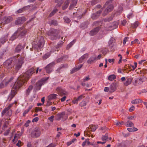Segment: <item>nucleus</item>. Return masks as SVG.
<instances>
[{
    "mask_svg": "<svg viewBox=\"0 0 147 147\" xmlns=\"http://www.w3.org/2000/svg\"><path fill=\"white\" fill-rule=\"evenodd\" d=\"M28 80V74L27 72L24 74L21 78L19 77L13 85L11 93L9 95L8 99L10 101L17 93V91L22 86L23 84Z\"/></svg>",
    "mask_w": 147,
    "mask_h": 147,
    "instance_id": "1",
    "label": "nucleus"
},
{
    "mask_svg": "<svg viewBox=\"0 0 147 147\" xmlns=\"http://www.w3.org/2000/svg\"><path fill=\"white\" fill-rule=\"evenodd\" d=\"M37 42L36 44L33 45L32 47L34 49L38 50L43 47L44 44V40L43 37L42 36H40L37 38Z\"/></svg>",
    "mask_w": 147,
    "mask_h": 147,
    "instance_id": "2",
    "label": "nucleus"
},
{
    "mask_svg": "<svg viewBox=\"0 0 147 147\" xmlns=\"http://www.w3.org/2000/svg\"><path fill=\"white\" fill-rule=\"evenodd\" d=\"M48 78H43L38 81L35 85L34 90L35 91H37L40 90L41 86L46 83L47 81L48 80Z\"/></svg>",
    "mask_w": 147,
    "mask_h": 147,
    "instance_id": "3",
    "label": "nucleus"
},
{
    "mask_svg": "<svg viewBox=\"0 0 147 147\" xmlns=\"http://www.w3.org/2000/svg\"><path fill=\"white\" fill-rule=\"evenodd\" d=\"M58 33V31L54 29H51L47 33V34L51 37L52 40L56 39Z\"/></svg>",
    "mask_w": 147,
    "mask_h": 147,
    "instance_id": "4",
    "label": "nucleus"
},
{
    "mask_svg": "<svg viewBox=\"0 0 147 147\" xmlns=\"http://www.w3.org/2000/svg\"><path fill=\"white\" fill-rule=\"evenodd\" d=\"M40 135V129L36 127L31 132L30 136L33 138L38 137Z\"/></svg>",
    "mask_w": 147,
    "mask_h": 147,
    "instance_id": "5",
    "label": "nucleus"
},
{
    "mask_svg": "<svg viewBox=\"0 0 147 147\" xmlns=\"http://www.w3.org/2000/svg\"><path fill=\"white\" fill-rule=\"evenodd\" d=\"M116 47V44L115 38L111 37L108 42V47L109 48L115 50Z\"/></svg>",
    "mask_w": 147,
    "mask_h": 147,
    "instance_id": "6",
    "label": "nucleus"
},
{
    "mask_svg": "<svg viewBox=\"0 0 147 147\" xmlns=\"http://www.w3.org/2000/svg\"><path fill=\"white\" fill-rule=\"evenodd\" d=\"M11 107V105H9L3 111L2 113V116L5 114L7 116L10 117L11 115L12 111L11 110H9Z\"/></svg>",
    "mask_w": 147,
    "mask_h": 147,
    "instance_id": "7",
    "label": "nucleus"
},
{
    "mask_svg": "<svg viewBox=\"0 0 147 147\" xmlns=\"http://www.w3.org/2000/svg\"><path fill=\"white\" fill-rule=\"evenodd\" d=\"M55 64V62H53L48 65L45 67V69L47 73H50L53 71V67Z\"/></svg>",
    "mask_w": 147,
    "mask_h": 147,
    "instance_id": "8",
    "label": "nucleus"
},
{
    "mask_svg": "<svg viewBox=\"0 0 147 147\" xmlns=\"http://www.w3.org/2000/svg\"><path fill=\"white\" fill-rule=\"evenodd\" d=\"M146 80V78L145 77H142L140 78H136L135 80L134 84L135 86H137L138 84H142Z\"/></svg>",
    "mask_w": 147,
    "mask_h": 147,
    "instance_id": "9",
    "label": "nucleus"
},
{
    "mask_svg": "<svg viewBox=\"0 0 147 147\" xmlns=\"http://www.w3.org/2000/svg\"><path fill=\"white\" fill-rule=\"evenodd\" d=\"M19 56V55H17L16 57L15 56L12 58H10L9 59L7 60L4 63V65L6 66H9L12 62H15L16 60V58L18 57Z\"/></svg>",
    "mask_w": 147,
    "mask_h": 147,
    "instance_id": "10",
    "label": "nucleus"
},
{
    "mask_svg": "<svg viewBox=\"0 0 147 147\" xmlns=\"http://www.w3.org/2000/svg\"><path fill=\"white\" fill-rule=\"evenodd\" d=\"M24 57H21L20 59L19 60L18 62L16 63L15 67V70L16 71H18L21 67L23 63L22 61Z\"/></svg>",
    "mask_w": 147,
    "mask_h": 147,
    "instance_id": "11",
    "label": "nucleus"
},
{
    "mask_svg": "<svg viewBox=\"0 0 147 147\" xmlns=\"http://www.w3.org/2000/svg\"><path fill=\"white\" fill-rule=\"evenodd\" d=\"M118 86L117 83L113 82L109 87V92H113L116 90Z\"/></svg>",
    "mask_w": 147,
    "mask_h": 147,
    "instance_id": "12",
    "label": "nucleus"
},
{
    "mask_svg": "<svg viewBox=\"0 0 147 147\" xmlns=\"http://www.w3.org/2000/svg\"><path fill=\"white\" fill-rule=\"evenodd\" d=\"M26 20V19L24 17L18 18L15 22V24L17 25L23 23Z\"/></svg>",
    "mask_w": 147,
    "mask_h": 147,
    "instance_id": "13",
    "label": "nucleus"
},
{
    "mask_svg": "<svg viewBox=\"0 0 147 147\" xmlns=\"http://www.w3.org/2000/svg\"><path fill=\"white\" fill-rule=\"evenodd\" d=\"M67 118V117H65V113L64 112H62L60 114H58L57 115V119L58 120L61 119L63 121H64L66 120Z\"/></svg>",
    "mask_w": 147,
    "mask_h": 147,
    "instance_id": "14",
    "label": "nucleus"
},
{
    "mask_svg": "<svg viewBox=\"0 0 147 147\" xmlns=\"http://www.w3.org/2000/svg\"><path fill=\"white\" fill-rule=\"evenodd\" d=\"M100 29V27L99 26L94 28L90 31V35L91 36H92L96 34Z\"/></svg>",
    "mask_w": 147,
    "mask_h": 147,
    "instance_id": "15",
    "label": "nucleus"
},
{
    "mask_svg": "<svg viewBox=\"0 0 147 147\" xmlns=\"http://www.w3.org/2000/svg\"><path fill=\"white\" fill-rule=\"evenodd\" d=\"M26 33V31H23L20 32L19 30H18L16 32L14 33L13 36L15 37H16V38L18 37V35H20L21 36H22L23 35L25 34Z\"/></svg>",
    "mask_w": 147,
    "mask_h": 147,
    "instance_id": "16",
    "label": "nucleus"
},
{
    "mask_svg": "<svg viewBox=\"0 0 147 147\" xmlns=\"http://www.w3.org/2000/svg\"><path fill=\"white\" fill-rule=\"evenodd\" d=\"M106 8V9H113L114 7L112 4L107 1L104 6V8Z\"/></svg>",
    "mask_w": 147,
    "mask_h": 147,
    "instance_id": "17",
    "label": "nucleus"
},
{
    "mask_svg": "<svg viewBox=\"0 0 147 147\" xmlns=\"http://www.w3.org/2000/svg\"><path fill=\"white\" fill-rule=\"evenodd\" d=\"M56 90L58 93L61 96L65 95L66 93V92L65 90L62 89L60 88H57L56 89Z\"/></svg>",
    "mask_w": 147,
    "mask_h": 147,
    "instance_id": "18",
    "label": "nucleus"
},
{
    "mask_svg": "<svg viewBox=\"0 0 147 147\" xmlns=\"http://www.w3.org/2000/svg\"><path fill=\"white\" fill-rule=\"evenodd\" d=\"M132 81V79L131 78H128L125 79L123 82V84L125 86H127L130 84Z\"/></svg>",
    "mask_w": 147,
    "mask_h": 147,
    "instance_id": "19",
    "label": "nucleus"
},
{
    "mask_svg": "<svg viewBox=\"0 0 147 147\" xmlns=\"http://www.w3.org/2000/svg\"><path fill=\"white\" fill-rule=\"evenodd\" d=\"M82 65L80 64L78 66H77L75 67H74L71 71V73L72 74L78 71L82 67Z\"/></svg>",
    "mask_w": 147,
    "mask_h": 147,
    "instance_id": "20",
    "label": "nucleus"
},
{
    "mask_svg": "<svg viewBox=\"0 0 147 147\" xmlns=\"http://www.w3.org/2000/svg\"><path fill=\"white\" fill-rule=\"evenodd\" d=\"M101 11L100 10L98 11L96 13H93L92 14L91 18L93 19H95L97 18L99 16Z\"/></svg>",
    "mask_w": 147,
    "mask_h": 147,
    "instance_id": "21",
    "label": "nucleus"
},
{
    "mask_svg": "<svg viewBox=\"0 0 147 147\" xmlns=\"http://www.w3.org/2000/svg\"><path fill=\"white\" fill-rule=\"evenodd\" d=\"M88 55L87 53H86L82 56L79 59V61L80 63H82L84 61V60L85 59L87 58L88 57Z\"/></svg>",
    "mask_w": 147,
    "mask_h": 147,
    "instance_id": "22",
    "label": "nucleus"
},
{
    "mask_svg": "<svg viewBox=\"0 0 147 147\" xmlns=\"http://www.w3.org/2000/svg\"><path fill=\"white\" fill-rule=\"evenodd\" d=\"M57 95L55 94H50L48 96V99L49 100L55 99L57 98Z\"/></svg>",
    "mask_w": 147,
    "mask_h": 147,
    "instance_id": "23",
    "label": "nucleus"
},
{
    "mask_svg": "<svg viewBox=\"0 0 147 147\" xmlns=\"http://www.w3.org/2000/svg\"><path fill=\"white\" fill-rule=\"evenodd\" d=\"M83 96L82 95L78 97L76 99H74L72 101V102L73 104H78V102L80 101L82 99Z\"/></svg>",
    "mask_w": 147,
    "mask_h": 147,
    "instance_id": "24",
    "label": "nucleus"
},
{
    "mask_svg": "<svg viewBox=\"0 0 147 147\" xmlns=\"http://www.w3.org/2000/svg\"><path fill=\"white\" fill-rule=\"evenodd\" d=\"M8 34L5 36L2 37L0 39V42L2 44H3L7 40V38Z\"/></svg>",
    "mask_w": 147,
    "mask_h": 147,
    "instance_id": "25",
    "label": "nucleus"
},
{
    "mask_svg": "<svg viewBox=\"0 0 147 147\" xmlns=\"http://www.w3.org/2000/svg\"><path fill=\"white\" fill-rule=\"evenodd\" d=\"M96 59V58L95 57H91L88 60L87 62L88 64H91L93 63Z\"/></svg>",
    "mask_w": 147,
    "mask_h": 147,
    "instance_id": "26",
    "label": "nucleus"
},
{
    "mask_svg": "<svg viewBox=\"0 0 147 147\" xmlns=\"http://www.w3.org/2000/svg\"><path fill=\"white\" fill-rule=\"evenodd\" d=\"M142 102V100L140 99H137L131 101V102L133 104H137L141 103Z\"/></svg>",
    "mask_w": 147,
    "mask_h": 147,
    "instance_id": "27",
    "label": "nucleus"
},
{
    "mask_svg": "<svg viewBox=\"0 0 147 147\" xmlns=\"http://www.w3.org/2000/svg\"><path fill=\"white\" fill-rule=\"evenodd\" d=\"M77 0H72L71 2L69 7V8L73 9L77 4Z\"/></svg>",
    "mask_w": 147,
    "mask_h": 147,
    "instance_id": "28",
    "label": "nucleus"
},
{
    "mask_svg": "<svg viewBox=\"0 0 147 147\" xmlns=\"http://www.w3.org/2000/svg\"><path fill=\"white\" fill-rule=\"evenodd\" d=\"M13 77H11L7 81H4V83L5 84V85L6 86L8 84H10L12 83L13 80Z\"/></svg>",
    "mask_w": 147,
    "mask_h": 147,
    "instance_id": "29",
    "label": "nucleus"
},
{
    "mask_svg": "<svg viewBox=\"0 0 147 147\" xmlns=\"http://www.w3.org/2000/svg\"><path fill=\"white\" fill-rule=\"evenodd\" d=\"M125 125L127 127H131L134 126V123L131 121H128L125 123Z\"/></svg>",
    "mask_w": 147,
    "mask_h": 147,
    "instance_id": "30",
    "label": "nucleus"
},
{
    "mask_svg": "<svg viewBox=\"0 0 147 147\" xmlns=\"http://www.w3.org/2000/svg\"><path fill=\"white\" fill-rule=\"evenodd\" d=\"M5 23H8L12 21L13 18L11 16L6 17L5 18Z\"/></svg>",
    "mask_w": 147,
    "mask_h": 147,
    "instance_id": "31",
    "label": "nucleus"
},
{
    "mask_svg": "<svg viewBox=\"0 0 147 147\" xmlns=\"http://www.w3.org/2000/svg\"><path fill=\"white\" fill-rule=\"evenodd\" d=\"M98 126L97 125H91L90 126V128L91 129V131H94L97 128Z\"/></svg>",
    "mask_w": 147,
    "mask_h": 147,
    "instance_id": "32",
    "label": "nucleus"
},
{
    "mask_svg": "<svg viewBox=\"0 0 147 147\" xmlns=\"http://www.w3.org/2000/svg\"><path fill=\"white\" fill-rule=\"evenodd\" d=\"M22 47L21 45H18L16 48L15 51V52L18 53L20 52Z\"/></svg>",
    "mask_w": 147,
    "mask_h": 147,
    "instance_id": "33",
    "label": "nucleus"
},
{
    "mask_svg": "<svg viewBox=\"0 0 147 147\" xmlns=\"http://www.w3.org/2000/svg\"><path fill=\"white\" fill-rule=\"evenodd\" d=\"M55 1L56 3H57L56 6L59 7L61 6L64 1L63 0H55Z\"/></svg>",
    "mask_w": 147,
    "mask_h": 147,
    "instance_id": "34",
    "label": "nucleus"
},
{
    "mask_svg": "<svg viewBox=\"0 0 147 147\" xmlns=\"http://www.w3.org/2000/svg\"><path fill=\"white\" fill-rule=\"evenodd\" d=\"M34 72V68H31L28 70V77L31 76L32 74Z\"/></svg>",
    "mask_w": 147,
    "mask_h": 147,
    "instance_id": "35",
    "label": "nucleus"
},
{
    "mask_svg": "<svg viewBox=\"0 0 147 147\" xmlns=\"http://www.w3.org/2000/svg\"><path fill=\"white\" fill-rule=\"evenodd\" d=\"M116 78V76L114 74L111 75L109 76L108 77V78L109 80L110 81H113Z\"/></svg>",
    "mask_w": 147,
    "mask_h": 147,
    "instance_id": "36",
    "label": "nucleus"
},
{
    "mask_svg": "<svg viewBox=\"0 0 147 147\" xmlns=\"http://www.w3.org/2000/svg\"><path fill=\"white\" fill-rule=\"evenodd\" d=\"M69 4V0H66L63 7V9H65L67 8Z\"/></svg>",
    "mask_w": 147,
    "mask_h": 147,
    "instance_id": "37",
    "label": "nucleus"
},
{
    "mask_svg": "<svg viewBox=\"0 0 147 147\" xmlns=\"http://www.w3.org/2000/svg\"><path fill=\"white\" fill-rule=\"evenodd\" d=\"M20 135L19 134H16L14 136L13 139L12 140V141L13 142L17 141L20 138Z\"/></svg>",
    "mask_w": 147,
    "mask_h": 147,
    "instance_id": "38",
    "label": "nucleus"
},
{
    "mask_svg": "<svg viewBox=\"0 0 147 147\" xmlns=\"http://www.w3.org/2000/svg\"><path fill=\"white\" fill-rule=\"evenodd\" d=\"M139 24V23L138 21H136L134 24L131 25V27L133 28H136L137 27Z\"/></svg>",
    "mask_w": 147,
    "mask_h": 147,
    "instance_id": "39",
    "label": "nucleus"
},
{
    "mask_svg": "<svg viewBox=\"0 0 147 147\" xmlns=\"http://www.w3.org/2000/svg\"><path fill=\"white\" fill-rule=\"evenodd\" d=\"M86 102L85 101L83 100L80 103L79 105L80 106L83 107L86 106Z\"/></svg>",
    "mask_w": 147,
    "mask_h": 147,
    "instance_id": "40",
    "label": "nucleus"
},
{
    "mask_svg": "<svg viewBox=\"0 0 147 147\" xmlns=\"http://www.w3.org/2000/svg\"><path fill=\"white\" fill-rule=\"evenodd\" d=\"M76 41V40H74L73 41L71 42L69 44L67 45V47H69V48H70V47H71V46L74 44V43Z\"/></svg>",
    "mask_w": 147,
    "mask_h": 147,
    "instance_id": "41",
    "label": "nucleus"
},
{
    "mask_svg": "<svg viewBox=\"0 0 147 147\" xmlns=\"http://www.w3.org/2000/svg\"><path fill=\"white\" fill-rule=\"evenodd\" d=\"M50 55V54L49 53H47L43 56V58L45 59H46L48 58Z\"/></svg>",
    "mask_w": 147,
    "mask_h": 147,
    "instance_id": "42",
    "label": "nucleus"
},
{
    "mask_svg": "<svg viewBox=\"0 0 147 147\" xmlns=\"http://www.w3.org/2000/svg\"><path fill=\"white\" fill-rule=\"evenodd\" d=\"M108 137L107 134H106L105 136H102V140L103 141H105L106 142V141L108 139Z\"/></svg>",
    "mask_w": 147,
    "mask_h": 147,
    "instance_id": "43",
    "label": "nucleus"
},
{
    "mask_svg": "<svg viewBox=\"0 0 147 147\" xmlns=\"http://www.w3.org/2000/svg\"><path fill=\"white\" fill-rule=\"evenodd\" d=\"M50 24L51 25H56L57 24V22L56 20H51L50 23Z\"/></svg>",
    "mask_w": 147,
    "mask_h": 147,
    "instance_id": "44",
    "label": "nucleus"
},
{
    "mask_svg": "<svg viewBox=\"0 0 147 147\" xmlns=\"http://www.w3.org/2000/svg\"><path fill=\"white\" fill-rule=\"evenodd\" d=\"M137 63L136 62H135L134 63V65H131V67L132 68V70L133 71L136 68V67L137 66Z\"/></svg>",
    "mask_w": 147,
    "mask_h": 147,
    "instance_id": "45",
    "label": "nucleus"
},
{
    "mask_svg": "<svg viewBox=\"0 0 147 147\" xmlns=\"http://www.w3.org/2000/svg\"><path fill=\"white\" fill-rule=\"evenodd\" d=\"M64 19L65 21L67 23H69L70 22V20L69 18L67 17H64Z\"/></svg>",
    "mask_w": 147,
    "mask_h": 147,
    "instance_id": "46",
    "label": "nucleus"
},
{
    "mask_svg": "<svg viewBox=\"0 0 147 147\" xmlns=\"http://www.w3.org/2000/svg\"><path fill=\"white\" fill-rule=\"evenodd\" d=\"M134 117L133 116H129L127 117L128 120L130 121V120H133L134 119Z\"/></svg>",
    "mask_w": 147,
    "mask_h": 147,
    "instance_id": "47",
    "label": "nucleus"
},
{
    "mask_svg": "<svg viewBox=\"0 0 147 147\" xmlns=\"http://www.w3.org/2000/svg\"><path fill=\"white\" fill-rule=\"evenodd\" d=\"M6 86L5 84L4 83V81H3L2 82H1L0 84V88H2Z\"/></svg>",
    "mask_w": 147,
    "mask_h": 147,
    "instance_id": "48",
    "label": "nucleus"
},
{
    "mask_svg": "<svg viewBox=\"0 0 147 147\" xmlns=\"http://www.w3.org/2000/svg\"><path fill=\"white\" fill-rule=\"evenodd\" d=\"M98 0H92L91 2V4L92 5H93L96 4L97 3H98Z\"/></svg>",
    "mask_w": 147,
    "mask_h": 147,
    "instance_id": "49",
    "label": "nucleus"
},
{
    "mask_svg": "<svg viewBox=\"0 0 147 147\" xmlns=\"http://www.w3.org/2000/svg\"><path fill=\"white\" fill-rule=\"evenodd\" d=\"M90 76H88L86 77H85L83 79V81L85 82V81H88V80H90Z\"/></svg>",
    "mask_w": 147,
    "mask_h": 147,
    "instance_id": "50",
    "label": "nucleus"
},
{
    "mask_svg": "<svg viewBox=\"0 0 147 147\" xmlns=\"http://www.w3.org/2000/svg\"><path fill=\"white\" fill-rule=\"evenodd\" d=\"M57 10H54L53 11H52L51 13L50 14L49 16V17H51L55 13L56 11H57Z\"/></svg>",
    "mask_w": 147,
    "mask_h": 147,
    "instance_id": "51",
    "label": "nucleus"
},
{
    "mask_svg": "<svg viewBox=\"0 0 147 147\" xmlns=\"http://www.w3.org/2000/svg\"><path fill=\"white\" fill-rule=\"evenodd\" d=\"M10 128L8 129L6 131L4 132V135L5 136L7 135L9 133L10 131Z\"/></svg>",
    "mask_w": 147,
    "mask_h": 147,
    "instance_id": "52",
    "label": "nucleus"
},
{
    "mask_svg": "<svg viewBox=\"0 0 147 147\" xmlns=\"http://www.w3.org/2000/svg\"><path fill=\"white\" fill-rule=\"evenodd\" d=\"M129 38V37H125L123 41V44L125 45L126 44V42L127 41L128 39Z\"/></svg>",
    "mask_w": 147,
    "mask_h": 147,
    "instance_id": "53",
    "label": "nucleus"
},
{
    "mask_svg": "<svg viewBox=\"0 0 147 147\" xmlns=\"http://www.w3.org/2000/svg\"><path fill=\"white\" fill-rule=\"evenodd\" d=\"M135 108L134 106H131L129 109V112H132L134 111Z\"/></svg>",
    "mask_w": 147,
    "mask_h": 147,
    "instance_id": "54",
    "label": "nucleus"
},
{
    "mask_svg": "<svg viewBox=\"0 0 147 147\" xmlns=\"http://www.w3.org/2000/svg\"><path fill=\"white\" fill-rule=\"evenodd\" d=\"M63 43V42L62 41L60 42L57 45V47L58 48H59L60 47H61V46L62 45Z\"/></svg>",
    "mask_w": 147,
    "mask_h": 147,
    "instance_id": "55",
    "label": "nucleus"
},
{
    "mask_svg": "<svg viewBox=\"0 0 147 147\" xmlns=\"http://www.w3.org/2000/svg\"><path fill=\"white\" fill-rule=\"evenodd\" d=\"M124 124V122L123 121H121V122L118 121L116 123V124L117 125H118L119 124L123 125Z\"/></svg>",
    "mask_w": 147,
    "mask_h": 147,
    "instance_id": "56",
    "label": "nucleus"
},
{
    "mask_svg": "<svg viewBox=\"0 0 147 147\" xmlns=\"http://www.w3.org/2000/svg\"><path fill=\"white\" fill-rule=\"evenodd\" d=\"M105 10L104 12L103 13V16H105L106 15L108 12V10Z\"/></svg>",
    "mask_w": 147,
    "mask_h": 147,
    "instance_id": "57",
    "label": "nucleus"
},
{
    "mask_svg": "<svg viewBox=\"0 0 147 147\" xmlns=\"http://www.w3.org/2000/svg\"><path fill=\"white\" fill-rule=\"evenodd\" d=\"M38 117H36L32 119V122H37V121H38Z\"/></svg>",
    "mask_w": 147,
    "mask_h": 147,
    "instance_id": "58",
    "label": "nucleus"
},
{
    "mask_svg": "<svg viewBox=\"0 0 147 147\" xmlns=\"http://www.w3.org/2000/svg\"><path fill=\"white\" fill-rule=\"evenodd\" d=\"M99 22L98 21H96L94 22L93 24V26H97L98 25Z\"/></svg>",
    "mask_w": 147,
    "mask_h": 147,
    "instance_id": "59",
    "label": "nucleus"
},
{
    "mask_svg": "<svg viewBox=\"0 0 147 147\" xmlns=\"http://www.w3.org/2000/svg\"><path fill=\"white\" fill-rule=\"evenodd\" d=\"M134 42L135 43L140 44V42L138 39H136L134 41Z\"/></svg>",
    "mask_w": 147,
    "mask_h": 147,
    "instance_id": "60",
    "label": "nucleus"
},
{
    "mask_svg": "<svg viewBox=\"0 0 147 147\" xmlns=\"http://www.w3.org/2000/svg\"><path fill=\"white\" fill-rule=\"evenodd\" d=\"M77 15H78L79 16H77V17L80 18L81 17V16L83 15V14H81L79 12H78L77 13Z\"/></svg>",
    "mask_w": 147,
    "mask_h": 147,
    "instance_id": "61",
    "label": "nucleus"
},
{
    "mask_svg": "<svg viewBox=\"0 0 147 147\" xmlns=\"http://www.w3.org/2000/svg\"><path fill=\"white\" fill-rule=\"evenodd\" d=\"M104 90L105 92H108L109 90V88L107 87H105Z\"/></svg>",
    "mask_w": 147,
    "mask_h": 147,
    "instance_id": "62",
    "label": "nucleus"
},
{
    "mask_svg": "<svg viewBox=\"0 0 147 147\" xmlns=\"http://www.w3.org/2000/svg\"><path fill=\"white\" fill-rule=\"evenodd\" d=\"M54 116H51L49 118V119L51 121H53V118Z\"/></svg>",
    "mask_w": 147,
    "mask_h": 147,
    "instance_id": "63",
    "label": "nucleus"
},
{
    "mask_svg": "<svg viewBox=\"0 0 147 147\" xmlns=\"http://www.w3.org/2000/svg\"><path fill=\"white\" fill-rule=\"evenodd\" d=\"M132 13H130L128 14V15L127 16V17L129 19L130 18L132 17Z\"/></svg>",
    "mask_w": 147,
    "mask_h": 147,
    "instance_id": "64",
    "label": "nucleus"
}]
</instances>
